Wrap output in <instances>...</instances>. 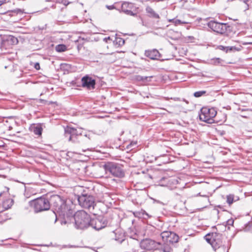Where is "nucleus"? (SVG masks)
<instances>
[{
    "label": "nucleus",
    "mask_w": 252,
    "mask_h": 252,
    "mask_svg": "<svg viewBox=\"0 0 252 252\" xmlns=\"http://www.w3.org/2000/svg\"><path fill=\"white\" fill-rule=\"evenodd\" d=\"M52 204L54 207V213L57 216L58 214L60 216L65 217L68 216L69 214H71V210L68 206L66 205L65 202L61 197L58 195L53 196L51 198ZM57 219L55 220V222L57 221Z\"/></svg>",
    "instance_id": "nucleus-1"
},
{
    "label": "nucleus",
    "mask_w": 252,
    "mask_h": 252,
    "mask_svg": "<svg viewBox=\"0 0 252 252\" xmlns=\"http://www.w3.org/2000/svg\"><path fill=\"white\" fill-rule=\"evenodd\" d=\"M75 226L76 228L84 229L90 226L91 218L83 210L78 211L74 215Z\"/></svg>",
    "instance_id": "nucleus-2"
},
{
    "label": "nucleus",
    "mask_w": 252,
    "mask_h": 252,
    "mask_svg": "<svg viewBox=\"0 0 252 252\" xmlns=\"http://www.w3.org/2000/svg\"><path fill=\"white\" fill-rule=\"evenodd\" d=\"M105 171L109 172L112 175L118 178H122L125 172L120 164L114 162H108L103 166Z\"/></svg>",
    "instance_id": "nucleus-3"
},
{
    "label": "nucleus",
    "mask_w": 252,
    "mask_h": 252,
    "mask_svg": "<svg viewBox=\"0 0 252 252\" xmlns=\"http://www.w3.org/2000/svg\"><path fill=\"white\" fill-rule=\"evenodd\" d=\"M205 240L210 243L214 250H216L222 246V235L220 233H212L207 234L205 236Z\"/></svg>",
    "instance_id": "nucleus-4"
},
{
    "label": "nucleus",
    "mask_w": 252,
    "mask_h": 252,
    "mask_svg": "<svg viewBox=\"0 0 252 252\" xmlns=\"http://www.w3.org/2000/svg\"><path fill=\"white\" fill-rule=\"evenodd\" d=\"M31 206H33L34 211L36 213L48 210L50 205L48 200L45 198H39L30 202Z\"/></svg>",
    "instance_id": "nucleus-5"
},
{
    "label": "nucleus",
    "mask_w": 252,
    "mask_h": 252,
    "mask_svg": "<svg viewBox=\"0 0 252 252\" xmlns=\"http://www.w3.org/2000/svg\"><path fill=\"white\" fill-rule=\"evenodd\" d=\"M217 111L214 108L203 107L201 109L199 119L201 121L211 124L213 119L216 116Z\"/></svg>",
    "instance_id": "nucleus-6"
},
{
    "label": "nucleus",
    "mask_w": 252,
    "mask_h": 252,
    "mask_svg": "<svg viewBox=\"0 0 252 252\" xmlns=\"http://www.w3.org/2000/svg\"><path fill=\"white\" fill-rule=\"evenodd\" d=\"M79 204L82 207L91 210L94 209L95 205L94 198L93 196L82 193L78 197Z\"/></svg>",
    "instance_id": "nucleus-7"
},
{
    "label": "nucleus",
    "mask_w": 252,
    "mask_h": 252,
    "mask_svg": "<svg viewBox=\"0 0 252 252\" xmlns=\"http://www.w3.org/2000/svg\"><path fill=\"white\" fill-rule=\"evenodd\" d=\"M207 25L213 31L220 34H224L227 30H229L230 28L227 24L219 23L215 21L208 22Z\"/></svg>",
    "instance_id": "nucleus-8"
},
{
    "label": "nucleus",
    "mask_w": 252,
    "mask_h": 252,
    "mask_svg": "<svg viewBox=\"0 0 252 252\" xmlns=\"http://www.w3.org/2000/svg\"><path fill=\"white\" fill-rule=\"evenodd\" d=\"M108 223L107 220L102 217L95 218L91 220L90 226L96 230H99L105 227Z\"/></svg>",
    "instance_id": "nucleus-9"
},
{
    "label": "nucleus",
    "mask_w": 252,
    "mask_h": 252,
    "mask_svg": "<svg viewBox=\"0 0 252 252\" xmlns=\"http://www.w3.org/2000/svg\"><path fill=\"white\" fill-rule=\"evenodd\" d=\"M160 235L163 241L167 244L176 243L179 240V236L176 233L171 231L162 232Z\"/></svg>",
    "instance_id": "nucleus-10"
},
{
    "label": "nucleus",
    "mask_w": 252,
    "mask_h": 252,
    "mask_svg": "<svg viewBox=\"0 0 252 252\" xmlns=\"http://www.w3.org/2000/svg\"><path fill=\"white\" fill-rule=\"evenodd\" d=\"M64 135L65 137H69V139L77 136H83V130L81 128H75L70 126H67L64 128Z\"/></svg>",
    "instance_id": "nucleus-11"
},
{
    "label": "nucleus",
    "mask_w": 252,
    "mask_h": 252,
    "mask_svg": "<svg viewBox=\"0 0 252 252\" xmlns=\"http://www.w3.org/2000/svg\"><path fill=\"white\" fill-rule=\"evenodd\" d=\"M121 9L122 11L127 15L131 16L136 15L135 12L136 8L133 3L124 1L122 3Z\"/></svg>",
    "instance_id": "nucleus-12"
},
{
    "label": "nucleus",
    "mask_w": 252,
    "mask_h": 252,
    "mask_svg": "<svg viewBox=\"0 0 252 252\" xmlns=\"http://www.w3.org/2000/svg\"><path fill=\"white\" fill-rule=\"evenodd\" d=\"M159 243H157L151 239H145L140 243V247L142 249L146 250H156L158 248Z\"/></svg>",
    "instance_id": "nucleus-13"
},
{
    "label": "nucleus",
    "mask_w": 252,
    "mask_h": 252,
    "mask_svg": "<svg viewBox=\"0 0 252 252\" xmlns=\"http://www.w3.org/2000/svg\"><path fill=\"white\" fill-rule=\"evenodd\" d=\"M82 86L89 89H94L95 85V81L92 78L86 76L82 78Z\"/></svg>",
    "instance_id": "nucleus-14"
},
{
    "label": "nucleus",
    "mask_w": 252,
    "mask_h": 252,
    "mask_svg": "<svg viewBox=\"0 0 252 252\" xmlns=\"http://www.w3.org/2000/svg\"><path fill=\"white\" fill-rule=\"evenodd\" d=\"M145 55L152 60H158L160 57V54L157 49L146 50Z\"/></svg>",
    "instance_id": "nucleus-15"
},
{
    "label": "nucleus",
    "mask_w": 252,
    "mask_h": 252,
    "mask_svg": "<svg viewBox=\"0 0 252 252\" xmlns=\"http://www.w3.org/2000/svg\"><path fill=\"white\" fill-rule=\"evenodd\" d=\"M146 11L148 16L155 19L159 18V15L151 6H147L146 8Z\"/></svg>",
    "instance_id": "nucleus-16"
},
{
    "label": "nucleus",
    "mask_w": 252,
    "mask_h": 252,
    "mask_svg": "<svg viewBox=\"0 0 252 252\" xmlns=\"http://www.w3.org/2000/svg\"><path fill=\"white\" fill-rule=\"evenodd\" d=\"M13 204V200L10 198L4 200L2 206L4 210H7L11 208Z\"/></svg>",
    "instance_id": "nucleus-17"
},
{
    "label": "nucleus",
    "mask_w": 252,
    "mask_h": 252,
    "mask_svg": "<svg viewBox=\"0 0 252 252\" xmlns=\"http://www.w3.org/2000/svg\"><path fill=\"white\" fill-rule=\"evenodd\" d=\"M226 202L229 205H231L234 202L239 200V197L235 196L234 194H229L226 196Z\"/></svg>",
    "instance_id": "nucleus-18"
},
{
    "label": "nucleus",
    "mask_w": 252,
    "mask_h": 252,
    "mask_svg": "<svg viewBox=\"0 0 252 252\" xmlns=\"http://www.w3.org/2000/svg\"><path fill=\"white\" fill-rule=\"evenodd\" d=\"M153 76H142L141 75H137L135 77V79L137 81L146 83L151 81V78Z\"/></svg>",
    "instance_id": "nucleus-19"
},
{
    "label": "nucleus",
    "mask_w": 252,
    "mask_h": 252,
    "mask_svg": "<svg viewBox=\"0 0 252 252\" xmlns=\"http://www.w3.org/2000/svg\"><path fill=\"white\" fill-rule=\"evenodd\" d=\"M169 22H172L176 26H177L180 24H185L190 23V22H188V21H181L180 20L175 19H170V20H169Z\"/></svg>",
    "instance_id": "nucleus-20"
},
{
    "label": "nucleus",
    "mask_w": 252,
    "mask_h": 252,
    "mask_svg": "<svg viewBox=\"0 0 252 252\" xmlns=\"http://www.w3.org/2000/svg\"><path fill=\"white\" fill-rule=\"evenodd\" d=\"M67 49L66 46L64 44H59L55 47V50L58 52H62L66 51Z\"/></svg>",
    "instance_id": "nucleus-21"
},
{
    "label": "nucleus",
    "mask_w": 252,
    "mask_h": 252,
    "mask_svg": "<svg viewBox=\"0 0 252 252\" xmlns=\"http://www.w3.org/2000/svg\"><path fill=\"white\" fill-rule=\"evenodd\" d=\"M42 128L40 126H36L33 127V132L37 135H41L42 134Z\"/></svg>",
    "instance_id": "nucleus-22"
},
{
    "label": "nucleus",
    "mask_w": 252,
    "mask_h": 252,
    "mask_svg": "<svg viewBox=\"0 0 252 252\" xmlns=\"http://www.w3.org/2000/svg\"><path fill=\"white\" fill-rule=\"evenodd\" d=\"M114 42L116 44L121 46L124 44L125 40L122 38L117 37L115 38Z\"/></svg>",
    "instance_id": "nucleus-23"
},
{
    "label": "nucleus",
    "mask_w": 252,
    "mask_h": 252,
    "mask_svg": "<svg viewBox=\"0 0 252 252\" xmlns=\"http://www.w3.org/2000/svg\"><path fill=\"white\" fill-rule=\"evenodd\" d=\"M82 136H77L73 138L72 139H69V137H67L68 139V141H72L73 143H78L80 142V140L82 139Z\"/></svg>",
    "instance_id": "nucleus-24"
},
{
    "label": "nucleus",
    "mask_w": 252,
    "mask_h": 252,
    "mask_svg": "<svg viewBox=\"0 0 252 252\" xmlns=\"http://www.w3.org/2000/svg\"><path fill=\"white\" fill-rule=\"evenodd\" d=\"M206 93V92L205 91H198V92H195L193 94V95L195 97H199L202 96Z\"/></svg>",
    "instance_id": "nucleus-25"
},
{
    "label": "nucleus",
    "mask_w": 252,
    "mask_h": 252,
    "mask_svg": "<svg viewBox=\"0 0 252 252\" xmlns=\"http://www.w3.org/2000/svg\"><path fill=\"white\" fill-rule=\"evenodd\" d=\"M168 245L169 244H166V245L163 247L162 249L163 252H172L173 250L170 246H168Z\"/></svg>",
    "instance_id": "nucleus-26"
},
{
    "label": "nucleus",
    "mask_w": 252,
    "mask_h": 252,
    "mask_svg": "<svg viewBox=\"0 0 252 252\" xmlns=\"http://www.w3.org/2000/svg\"><path fill=\"white\" fill-rule=\"evenodd\" d=\"M243 47L241 46H239V47L235 46H230L229 48L230 51H239L242 50Z\"/></svg>",
    "instance_id": "nucleus-27"
},
{
    "label": "nucleus",
    "mask_w": 252,
    "mask_h": 252,
    "mask_svg": "<svg viewBox=\"0 0 252 252\" xmlns=\"http://www.w3.org/2000/svg\"><path fill=\"white\" fill-rule=\"evenodd\" d=\"M10 40L13 44H17L18 42V40L17 38L14 36H10Z\"/></svg>",
    "instance_id": "nucleus-28"
},
{
    "label": "nucleus",
    "mask_w": 252,
    "mask_h": 252,
    "mask_svg": "<svg viewBox=\"0 0 252 252\" xmlns=\"http://www.w3.org/2000/svg\"><path fill=\"white\" fill-rule=\"evenodd\" d=\"M12 13L14 14H23V11L21 10V9H17V10H15L14 11H12Z\"/></svg>",
    "instance_id": "nucleus-29"
},
{
    "label": "nucleus",
    "mask_w": 252,
    "mask_h": 252,
    "mask_svg": "<svg viewBox=\"0 0 252 252\" xmlns=\"http://www.w3.org/2000/svg\"><path fill=\"white\" fill-rule=\"evenodd\" d=\"M115 240L118 241L119 243H122L125 240L123 238H121L119 239L116 238Z\"/></svg>",
    "instance_id": "nucleus-30"
},
{
    "label": "nucleus",
    "mask_w": 252,
    "mask_h": 252,
    "mask_svg": "<svg viewBox=\"0 0 252 252\" xmlns=\"http://www.w3.org/2000/svg\"><path fill=\"white\" fill-rule=\"evenodd\" d=\"M34 68L36 69V70H39L40 69V64L39 63H36L35 64H34Z\"/></svg>",
    "instance_id": "nucleus-31"
},
{
    "label": "nucleus",
    "mask_w": 252,
    "mask_h": 252,
    "mask_svg": "<svg viewBox=\"0 0 252 252\" xmlns=\"http://www.w3.org/2000/svg\"><path fill=\"white\" fill-rule=\"evenodd\" d=\"M233 220H229L228 221H227V223L229 225H232L233 223Z\"/></svg>",
    "instance_id": "nucleus-32"
},
{
    "label": "nucleus",
    "mask_w": 252,
    "mask_h": 252,
    "mask_svg": "<svg viewBox=\"0 0 252 252\" xmlns=\"http://www.w3.org/2000/svg\"><path fill=\"white\" fill-rule=\"evenodd\" d=\"M107 8L108 9H114L115 7L113 5H107Z\"/></svg>",
    "instance_id": "nucleus-33"
},
{
    "label": "nucleus",
    "mask_w": 252,
    "mask_h": 252,
    "mask_svg": "<svg viewBox=\"0 0 252 252\" xmlns=\"http://www.w3.org/2000/svg\"><path fill=\"white\" fill-rule=\"evenodd\" d=\"M82 47V45L81 44H78L77 45V49L78 51H80Z\"/></svg>",
    "instance_id": "nucleus-34"
},
{
    "label": "nucleus",
    "mask_w": 252,
    "mask_h": 252,
    "mask_svg": "<svg viewBox=\"0 0 252 252\" xmlns=\"http://www.w3.org/2000/svg\"><path fill=\"white\" fill-rule=\"evenodd\" d=\"M230 46H227V47H225V51L227 53L228 52H230L229 51V48H230Z\"/></svg>",
    "instance_id": "nucleus-35"
},
{
    "label": "nucleus",
    "mask_w": 252,
    "mask_h": 252,
    "mask_svg": "<svg viewBox=\"0 0 252 252\" xmlns=\"http://www.w3.org/2000/svg\"><path fill=\"white\" fill-rule=\"evenodd\" d=\"M219 48H220V49L221 50H223V51H225V47L223 46H220Z\"/></svg>",
    "instance_id": "nucleus-36"
},
{
    "label": "nucleus",
    "mask_w": 252,
    "mask_h": 252,
    "mask_svg": "<svg viewBox=\"0 0 252 252\" xmlns=\"http://www.w3.org/2000/svg\"><path fill=\"white\" fill-rule=\"evenodd\" d=\"M213 60L215 61V63L217 62L218 63H220V59L217 58L216 59H213Z\"/></svg>",
    "instance_id": "nucleus-37"
},
{
    "label": "nucleus",
    "mask_w": 252,
    "mask_h": 252,
    "mask_svg": "<svg viewBox=\"0 0 252 252\" xmlns=\"http://www.w3.org/2000/svg\"><path fill=\"white\" fill-rule=\"evenodd\" d=\"M84 136H85V137H88L89 139H91V138H90V135H89V134H85Z\"/></svg>",
    "instance_id": "nucleus-38"
},
{
    "label": "nucleus",
    "mask_w": 252,
    "mask_h": 252,
    "mask_svg": "<svg viewBox=\"0 0 252 252\" xmlns=\"http://www.w3.org/2000/svg\"><path fill=\"white\" fill-rule=\"evenodd\" d=\"M252 44V43L245 42L243 43V45Z\"/></svg>",
    "instance_id": "nucleus-39"
},
{
    "label": "nucleus",
    "mask_w": 252,
    "mask_h": 252,
    "mask_svg": "<svg viewBox=\"0 0 252 252\" xmlns=\"http://www.w3.org/2000/svg\"><path fill=\"white\" fill-rule=\"evenodd\" d=\"M69 2H66V1H65V2L63 3V4L65 5H67L69 4Z\"/></svg>",
    "instance_id": "nucleus-40"
},
{
    "label": "nucleus",
    "mask_w": 252,
    "mask_h": 252,
    "mask_svg": "<svg viewBox=\"0 0 252 252\" xmlns=\"http://www.w3.org/2000/svg\"><path fill=\"white\" fill-rule=\"evenodd\" d=\"M0 1H1L2 3V4L3 3V0H0Z\"/></svg>",
    "instance_id": "nucleus-41"
},
{
    "label": "nucleus",
    "mask_w": 252,
    "mask_h": 252,
    "mask_svg": "<svg viewBox=\"0 0 252 252\" xmlns=\"http://www.w3.org/2000/svg\"><path fill=\"white\" fill-rule=\"evenodd\" d=\"M1 2L0 1V6H1L2 5V3H1Z\"/></svg>",
    "instance_id": "nucleus-42"
},
{
    "label": "nucleus",
    "mask_w": 252,
    "mask_h": 252,
    "mask_svg": "<svg viewBox=\"0 0 252 252\" xmlns=\"http://www.w3.org/2000/svg\"><path fill=\"white\" fill-rule=\"evenodd\" d=\"M2 195V193H0V196H1Z\"/></svg>",
    "instance_id": "nucleus-43"
}]
</instances>
